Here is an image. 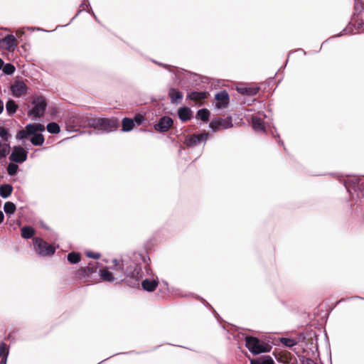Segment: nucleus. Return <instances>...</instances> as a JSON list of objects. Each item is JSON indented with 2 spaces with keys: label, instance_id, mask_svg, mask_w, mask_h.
Returning <instances> with one entry per match:
<instances>
[{
  "label": "nucleus",
  "instance_id": "obj_1",
  "mask_svg": "<svg viewBox=\"0 0 364 364\" xmlns=\"http://www.w3.org/2000/svg\"><path fill=\"white\" fill-rule=\"evenodd\" d=\"M245 346L254 355L268 353L272 350V346L269 344L261 341L257 338L252 336H247L245 338Z\"/></svg>",
  "mask_w": 364,
  "mask_h": 364
},
{
  "label": "nucleus",
  "instance_id": "obj_2",
  "mask_svg": "<svg viewBox=\"0 0 364 364\" xmlns=\"http://www.w3.org/2000/svg\"><path fill=\"white\" fill-rule=\"evenodd\" d=\"M98 269V262H92L87 267H80L75 272L77 279L83 280L84 282H90L93 274L96 273Z\"/></svg>",
  "mask_w": 364,
  "mask_h": 364
},
{
  "label": "nucleus",
  "instance_id": "obj_3",
  "mask_svg": "<svg viewBox=\"0 0 364 364\" xmlns=\"http://www.w3.org/2000/svg\"><path fill=\"white\" fill-rule=\"evenodd\" d=\"M33 246L36 252L41 256H51L55 252V247L40 237L33 239Z\"/></svg>",
  "mask_w": 364,
  "mask_h": 364
},
{
  "label": "nucleus",
  "instance_id": "obj_4",
  "mask_svg": "<svg viewBox=\"0 0 364 364\" xmlns=\"http://www.w3.org/2000/svg\"><path fill=\"white\" fill-rule=\"evenodd\" d=\"M31 102L34 107L28 111V114L35 117H42L47 107L45 98L43 96H34Z\"/></svg>",
  "mask_w": 364,
  "mask_h": 364
},
{
  "label": "nucleus",
  "instance_id": "obj_5",
  "mask_svg": "<svg viewBox=\"0 0 364 364\" xmlns=\"http://www.w3.org/2000/svg\"><path fill=\"white\" fill-rule=\"evenodd\" d=\"M208 133L205 132L200 134H193L185 139L184 144L188 147L195 146L202 142L205 141L208 139Z\"/></svg>",
  "mask_w": 364,
  "mask_h": 364
},
{
  "label": "nucleus",
  "instance_id": "obj_6",
  "mask_svg": "<svg viewBox=\"0 0 364 364\" xmlns=\"http://www.w3.org/2000/svg\"><path fill=\"white\" fill-rule=\"evenodd\" d=\"M28 152L21 146H14L9 159L15 163H23L27 159Z\"/></svg>",
  "mask_w": 364,
  "mask_h": 364
},
{
  "label": "nucleus",
  "instance_id": "obj_7",
  "mask_svg": "<svg viewBox=\"0 0 364 364\" xmlns=\"http://www.w3.org/2000/svg\"><path fill=\"white\" fill-rule=\"evenodd\" d=\"M210 94L207 91L203 92H197V91H192L188 93L187 95V100H189L192 102H193L195 104L198 105H203V102L205 100L208 99Z\"/></svg>",
  "mask_w": 364,
  "mask_h": 364
},
{
  "label": "nucleus",
  "instance_id": "obj_8",
  "mask_svg": "<svg viewBox=\"0 0 364 364\" xmlns=\"http://www.w3.org/2000/svg\"><path fill=\"white\" fill-rule=\"evenodd\" d=\"M12 95L16 97L25 95L28 91V87L22 80H16L10 87Z\"/></svg>",
  "mask_w": 364,
  "mask_h": 364
},
{
  "label": "nucleus",
  "instance_id": "obj_9",
  "mask_svg": "<svg viewBox=\"0 0 364 364\" xmlns=\"http://www.w3.org/2000/svg\"><path fill=\"white\" fill-rule=\"evenodd\" d=\"M0 46L4 49L12 52L17 46V40L14 35L9 34L0 41Z\"/></svg>",
  "mask_w": 364,
  "mask_h": 364
},
{
  "label": "nucleus",
  "instance_id": "obj_10",
  "mask_svg": "<svg viewBox=\"0 0 364 364\" xmlns=\"http://www.w3.org/2000/svg\"><path fill=\"white\" fill-rule=\"evenodd\" d=\"M173 119L168 116H164L160 118L158 123L154 125V129L157 132H167L173 125Z\"/></svg>",
  "mask_w": 364,
  "mask_h": 364
},
{
  "label": "nucleus",
  "instance_id": "obj_11",
  "mask_svg": "<svg viewBox=\"0 0 364 364\" xmlns=\"http://www.w3.org/2000/svg\"><path fill=\"white\" fill-rule=\"evenodd\" d=\"M215 100L216 108H225L229 104V95L225 90L220 91L215 95Z\"/></svg>",
  "mask_w": 364,
  "mask_h": 364
},
{
  "label": "nucleus",
  "instance_id": "obj_12",
  "mask_svg": "<svg viewBox=\"0 0 364 364\" xmlns=\"http://www.w3.org/2000/svg\"><path fill=\"white\" fill-rule=\"evenodd\" d=\"M233 125H232V119L231 118H228V119H221V118H218L215 120H213L210 123V127L213 130V131H216L220 127H222L224 129H227V128H230V127H232Z\"/></svg>",
  "mask_w": 364,
  "mask_h": 364
},
{
  "label": "nucleus",
  "instance_id": "obj_13",
  "mask_svg": "<svg viewBox=\"0 0 364 364\" xmlns=\"http://www.w3.org/2000/svg\"><path fill=\"white\" fill-rule=\"evenodd\" d=\"M99 129L102 130H109L116 128L118 126V122L114 119L99 118Z\"/></svg>",
  "mask_w": 364,
  "mask_h": 364
},
{
  "label": "nucleus",
  "instance_id": "obj_14",
  "mask_svg": "<svg viewBox=\"0 0 364 364\" xmlns=\"http://www.w3.org/2000/svg\"><path fill=\"white\" fill-rule=\"evenodd\" d=\"M132 269L127 272V277L134 279L136 282L140 280L143 277L141 267L139 264H135Z\"/></svg>",
  "mask_w": 364,
  "mask_h": 364
},
{
  "label": "nucleus",
  "instance_id": "obj_15",
  "mask_svg": "<svg viewBox=\"0 0 364 364\" xmlns=\"http://www.w3.org/2000/svg\"><path fill=\"white\" fill-rule=\"evenodd\" d=\"M159 285L158 279H146L141 282V287L144 290L152 292L154 291Z\"/></svg>",
  "mask_w": 364,
  "mask_h": 364
},
{
  "label": "nucleus",
  "instance_id": "obj_16",
  "mask_svg": "<svg viewBox=\"0 0 364 364\" xmlns=\"http://www.w3.org/2000/svg\"><path fill=\"white\" fill-rule=\"evenodd\" d=\"M178 115L182 122H187L191 119L193 112L189 107H183L178 109Z\"/></svg>",
  "mask_w": 364,
  "mask_h": 364
},
{
  "label": "nucleus",
  "instance_id": "obj_17",
  "mask_svg": "<svg viewBox=\"0 0 364 364\" xmlns=\"http://www.w3.org/2000/svg\"><path fill=\"white\" fill-rule=\"evenodd\" d=\"M259 90V87L257 86L250 85L246 87H237V91L242 95H247L249 96L255 95Z\"/></svg>",
  "mask_w": 364,
  "mask_h": 364
},
{
  "label": "nucleus",
  "instance_id": "obj_18",
  "mask_svg": "<svg viewBox=\"0 0 364 364\" xmlns=\"http://www.w3.org/2000/svg\"><path fill=\"white\" fill-rule=\"evenodd\" d=\"M252 126L257 132H265L266 128L264 121L257 116L252 117Z\"/></svg>",
  "mask_w": 364,
  "mask_h": 364
},
{
  "label": "nucleus",
  "instance_id": "obj_19",
  "mask_svg": "<svg viewBox=\"0 0 364 364\" xmlns=\"http://www.w3.org/2000/svg\"><path fill=\"white\" fill-rule=\"evenodd\" d=\"M168 97L173 104L178 103L183 98V94L175 88H170L168 90Z\"/></svg>",
  "mask_w": 364,
  "mask_h": 364
},
{
  "label": "nucleus",
  "instance_id": "obj_20",
  "mask_svg": "<svg viewBox=\"0 0 364 364\" xmlns=\"http://www.w3.org/2000/svg\"><path fill=\"white\" fill-rule=\"evenodd\" d=\"M9 350L4 342L0 343V364H6Z\"/></svg>",
  "mask_w": 364,
  "mask_h": 364
},
{
  "label": "nucleus",
  "instance_id": "obj_21",
  "mask_svg": "<svg viewBox=\"0 0 364 364\" xmlns=\"http://www.w3.org/2000/svg\"><path fill=\"white\" fill-rule=\"evenodd\" d=\"M250 361V364H274V361L269 355L262 356L257 359L252 358Z\"/></svg>",
  "mask_w": 364,
  "mask_h": 364
},
{
  "label": "nucleus",
  "instance_id": "obj_22",
  "mask_svg": "<svg viewBox=\"0 0 364 364\" xmlns=\"http://www.w3.org/2000/svg\"><path fill=\"white\" fill-rule=\"evenodd\" d=\"M12 191L13 187L10 184H4L0 186V196L4 198H6L11 196Z\"/></svg>",
  "mask_w": 364,
  "mask_h": 364
},
{
  "label": "nucleus",
  "instance_id": "obj_23",
  "mask_svg": "<svg viewBox=\"0 0 364 364\" xmlns=\"http://www.w3.org/2000/svg\"><path fill=\"white\" fill-rule=\"evenodd\" d=\"M100 276L103 281L112 282L114 281V277L111 272L107 269H103L100 270Z\"/></svg>",
  "mask_w": 364,
  "mask_h": 364
},
{
  "label": "nucleus",
  "instance_id": "obj_24",
  "mask_svg": "<svg viewBox=\"0 0 364 364\" xmlns=\"http://www.w3.org/2000/svg\"><path fill=\"white\" fill-rule=\"evenodd\" d=\"M35 235V230L31 226H25L21 228V237L24 239H30Z\"/></svg>",
  "mask_w": 364,
  "mask_h": 364
},
{
  "label": "nucleus",
  "instance_id": "obj_25",
  "mask_svg": "<svg viewBox=\"0 0 364 364\" xmlns=\"http://www.w3.org/2000/svg\"><path fill=\"white\" fill-rule=\"evenodd\" d=\"M29 134H33L36 132H43L45 127L41 124H29L26 127Z\"/></svg>",
  "mask_w": 364,
  "mask_h": 364
},
{
  "label": "nucleus",
  "instance_id": "obj_26",
  "mask_svg": "<svg viewBox=\"0 0 364 364\" xmlns=\"http://www.w3.org/2000/svg\"><path fill=\"white\" fill-rule=\"evenodd\" d=\"M18 107L17 104L13 100H9V101H7L6 104V112L10 116L16 113V112L18 109Z\"/></svg>",
  "mask_w": 364,
  "mask_h": 364
},
{
  "label": "nucleus",
  "instance_id": "obj_27",
  "mask_svg": "<svg viewBox=\"0 0 364 364\" xmlns=\"http://www.w3.org/2000/svg\"><path fill=\"white\" fill-rule=\"evenodd\" d=\"M134 126V120L132 119L124 117L122 121V127L124 132L131 131Z\"/></svg>",
  "mask_w": 364,
  "mask_h": 364
},
{
  "label": "nucleus",
  "instance_id": "obj_28",
  "mask_svg": "<svg viewBox=\"0 0 364 364\" xmlns=\"http://www.w3.org/2000/svg\"><path fill=\"white\" fill-rule=\"evenodd\" d=\"M33 136L31 138V143L35 146H41L44 143V137L41 134H32Z\"/></svg>",
  "mask_w": 364,
  "mask_h": 364
},
{
  "label": "nucleus",
  "instance_id": "obj_29",
  "mask_svg": "<svg viewBox=\"0 0 364 364\" xmlns=\"http://www.w3.org/2000/svg\"><path fill=\"white\" fill-rule=\"evenodd\" d=\"M196 116L203 122H207L209 120L210 112L207 109H201L197 112Z\"/></svg>",
  "mask_w": 364,
  "mask_h": 364
},
{
  "label": "nucleus",
  "instance_id": "obj_30",
  "mask_svg": "<svg viewBox=\"0 0 364 364\" xmlns=\"http://www.w3.org/2000/svg\"><path fill=\"white\" fill-rule=\"evenodd\" d=\"M80 259H81V255L78 252H71L70 253H69L68 255V260L71 264H77L79 262H80Z\"/></svg>",
  "mask_w": 364,
  "mask_h": 364
},
{
  "label": "nucleus",
  "instance_id": "obj_31",
  "mask_svg": "<svg viewBox=\"0 0 364 364\" xmlns=\"http://www.w3.org/2000/svg\"><path fill=\"white\" fill-rule=\"evenodd\" d=\"M10 145L8 143H2L0 141V159L6 156L9 153Z\"/></svg>",
  "mask_w": 364,
  "mask_h": 364
},
{
  "label": "nucleus",
  "instance_id": "obj_32",
  "mask_svg": "<svg viewBox=\"0 0 364 364\" xmlns=\"http://www.w3.org/2000/svg\"><path fill=\"white\" fill-rule=\"evenodd\" d=\"M4 210L6 214H14L16 211V205L12 202H6L4 205Z\"/></svg>",
  "mask_w": 364,
  "mask_h": 364
},
{
  "label": "nucleus",
  "instance_id": "obj_33",
  "mask_svg": "<svg viewBox=\"0 0 364 364\" xmlns=\"http://www.w3.org/2000/svg\"><path fill=\"white\" fill-rule=\"evenodd\" d=\"M47 130L51 134H58L60 131V126L55 122H50L47 125Z\"/></svg>",
  "mask_w": 364,
  "mask_h": 364
},
{
  "label": "nucleus",
  "instance_id": "obj_34",
  "mask_svg": "<svg viewBox=\"0 0 364 364\" xmlns=\"http://www.w3.org/2000/svg\"><path fill=\"white\" fill-rule=\"evenodd\" d=\"M281 343L287 347H293L297 344L296 340L289 338H282Z\"/></svg>",
  "mask_w": 364,
  "mask_h": 364
},
{
  "label": "nucleus",
  "instance_id": "obj_35",
  "mask_svg": "<svg viewBox=\"0 0 364 364\" xmlns=\"http://www.w3.org/2000/svg\"><path fill=\"white\" fill-rule=\"evenodd\" d=\"M0 137L4 141H5V143L9 141L10 134L8 130L4 127H0Z\"/></svg>",
  "mask_w": 364,
  "mask_h": 364
},
{
  "label": "nucleus",
  "instance_id": "obj_36",
  "mask_svg": "<svg viewBox=\"0 0 364 364\" xmlns=\"http://www.w3.org/2000/svg\"><path fill=\"white\" fill-rule=\"evenodd\" d=\"M15 67L11 63H7L3 66V72L6 75H12L15 72Z\"/></svg>",
  "mask_w": 364,
  "mask_h": 364
},
{
  "label": "nucleus",
  "instance_id": "obj_37",
  "mask_svg": "<svg viewBox=\"0 0 364 364\" xmlns=\"http://www.w3.org/2000/svg\"><path fill=\"white\" fill-rule=\"evenodd\" d=\"M18 168V165L15 164H10L7 166V172L9 175L14 176L16 173Z\"/></svg>",
  "mask_w": 364,
  "mask_h": 364
},
{
  "label": "nucleus",
  "instance_id": "obj_38",
  "mask_svg": "<svg viewBox=\"0 0 364 364\" xmlns=\"http://www.w3.org/2000/svg\"><path fill=\"white\" fill-rule=\"evenodd\" d=\"M32 134H29L27 129L21 130L17 133L16 138L18 139H23L26 138L28 135H31Z\"/></svg>",
  "mask_w": 364,
  "mask_h": 364
},
{
  "label": "nucleus",
  "instance_id": "obj_39",
  "mask_svg": "<svg viewBox=\"0 0 364 364\" xmlns=\"http://www.w3.org/2000/svg\"><path fill=\"white\" fill-rule=\"evenodd\" d=\"M133 120H134V124L136 123L138 125H139L144 122V117L140 114H137L135 115Z\"/></svg>",
  "mask_w": 364,
  "mask_h": 364
},
{
  "label": "nucleus",
  "instance_id": "obj_40",
  "mask_svg": "<svg viewBox=\"0 0 364 364\" xmlns=\"http://www.w3.org/2000/svg\"><path fill=\"white\" fill-rule=\"evenodd\" d=\"M99 118H92L89 120V125L93 128L99 129Z\"/></svg>",
  "mask_w": 364,
  "mask_h": 364
},
{
  "label": "nucleus",
  "instance_id": "obj_41",
  "mask_svg": "<svg viewBox=\"0 0 364 364\" xmlns=\"http://www.w3.org/2000/svg\"><path fill=\"white\" fill-rule=\"evenodd\" d=\"M85 255L87 257L94 259H99L101 256L100 253L92 252H87Z\"/></svg>",
  "mask_w": 364,
  "mask_h": 364
},
{
  "label": "nucleus",
  "instance_id": "obj_42",
  "mask_svg": "<svg viewBox=\"0 0 364 364\" xmlns=\"http://www.w3.org/2000/svg\"><path fill=\"white\" fill-rule=\"evenodd\" d=\"M301 364H317L316 363L314 360L309 358H304L301 360Z\"/></svg>",
  "mask_w": 364,
  "mask_h": 364
},
{
  "label": "nucleus",
  "instance_id": "obj_43",
  "mask_svg": "<svg viewBox=\"0 0 364 364\" xmlns=\"http://www.w3.org/2000/svg\"><path fill=\"white\" fill-rule=\"evenodd\" d=\"M3 110H4V103H3V101L1 100H0V114H1Z\"/></svg>",
  "mask_w": 364,
  "mask_h": 364
},
{
  "label": "nucleus",
  "instance_id": "obj_44",
  "mask_svg": "<svg viewBox=\"0 0 364 364\" xmlns=\"http://www.w3.org/2000/svg\"><path fill=\"white\" fill-rule=\"evenodd\" d=\"M4 215L1 211H0V224L4 221Z\"/></svg>",
  "mask_w": 364,
  "mask_h": 364
},
{
  "label": "nucleus",
  "instance_id": "obj_45",
  "mask_svg": "<svg viewBox=\"0 0 364 364\" xmlns=\"http://www.w3.org/2000/svg\"><path fill=\"white\" fill-rule=\"evenodd\" d=\"M4 66V61L2 59L0 58V70L3 68Z\"/></svg>",
  "mask_w": 364,
  "mask_h": 364
},
{
  "label": "nucleus",
  "instance_id": "obj_46",
  "mask_svg": "<svg viewBox=\"0 0 364 364\" xmlns=\"http://www.w3.org/2000/svg\"><path fill=\"white\" fill-rule=\"evenodd\" d=\"M117 259H114V263L117 264Z\"/></svg>",
  "mask_w": 364,
  "mask_h": 364
}]
</instances>
